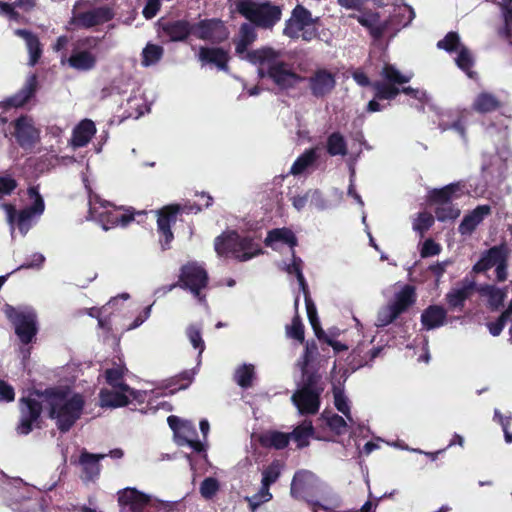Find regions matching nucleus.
Wrapping results in <instances>:
<instances>
[{
    "instance_id": "f257e3e1",
    "label": "nucleus",
    "mask_w": 512,
    "mask_h": 512,
    "mask_svg": "<svg viewBox=\"0 0 512 512\" xmlns=\"http://www.w3.org/2000/svg\"><path fill=\"white\" fill-rule=\"evenodd\" d=\"M44 399L49 406V418L56 420L57 429L67 433L81 418L85 401L81 394L75 393L68 398V391L60 387H49L33 392Z\"/></svg>"
},
{
    "instance_id": "ea45409f",
    "label": "nucleus",
    "mask_w": 512,
    "mask_h": 512,
    "mask_svg": "<svg viewBox=\"0 0 512 512\" xmlns=\"http://www.w3.org/2000/svg\"><path fill=\"white\" fill-rule=\"evenodd\" d=\"M372 89L378 100H393L401 93V88L385 81H374Z\"/></svg>"
},
{
    "instance_id": "0e129e2a",
    "label": "nucleus",
    "mask_w": 512,
    "mask_h": 512,
    "mask_svg": "<svg viewBox=\"0 0 512 512\" xmlns=\"http://www.w3.org/2000/svg\"><path fill=\"white\" fill-rule=\"evenodd\" d=\"M161 2L160 0H148L143 8V16L149 20L154 18L160 11Z\"/></svg>"
},
{
    "instance_id": "4c0bfd02",
    "label": "nucleus",
    "mask_w": 512,
    "mask_h": 512,
    "mask_svg": "<svg viewBox=\"0 0 512 512\" xmlns=\"http://www.w3.org/2000/svg\"><path fill=\"white\" fill-rule=\"evenodd\" d=\"M240 39L235 41V52L238 55L248 53V46H250L256 39V33L254 28L248 24L243 23L239 29Z\"/></svg>"
},
{
    "instance_id": "6ab92c4d",
    "label": "nucleus",
    "mask_w": 512,
    "mask_h": 512,
    "mask_svg": "<svg viewBox=\"0 0 512 512\" xmlns=\"http://www.w3.org/2000/svg\"><path fill=\"white\" fill-rule=\"evenodd\" d=\"M118 503L122 510L143 512L150 503V497L136 488H126L119 493Z\"/></svg>"
},
{
    "instance_id": "a18cd8bd",
    "label": "nucleus",
    "mask_w": 512,
    "mask_h": 512,
    "mask_svg": "<svg viewBox=\"0 0 512 512\" xmlns=\"http://www.w3.org/2000/svg\"><path fill=\"white\" fill-rule=\"evenodd\" d=\"M435 217L440 222L454 220L460 215V210L452 203L438 204L435 208Z\"/></svg>"
},
{
    "instance_id": "603ef678",
    "label": "nucleus",
    "mask_w": 512,
    "mask_h": 512,
    "mask_svg": "<svg viewBox=\"0 0 512 512\" xmlns=\"http://www.w3.org/2000/svg\"><path fill=\"white\" fill-rule=\"evenodd\" d=\"M460 46V37L457 32H448L445 37L438 41L437 48L449 53L455 52Z\"/></svg>"
},
{
    "instance_id": "1a4fd4ad",
    "label": "nucleus",
    "mask_w": 512,
    "mask_h": 512,
    "mask_svg": "<svg viewBox=\"0 0 512 512\" xmlns=\"http://www.w3.org/2000/svg\"><path fill=\"white\" fill-rule=\"evenodd\" d=\"M5 315L14 326L15 334L20 342L24 345L32 343L38 332L35 312L22 311L11 305H6Z\"/></svg>"
},
{
    "instance_id": "774afa93",
    "label": "nucleus",
    "mask_w": 512,
    "mask_h": 512,
    "mask_svg": "<svg viewBox=\"0 0 512 512\" xmlns=\"http://www.w3.org/2000/svg\"><path fill=\"white\" fill-rule=\"evenodd\" d=\"M501 7L504 23H512V0H493Z\"/></svg>"
},
{
    "instance_id": "de8ad7c7",
    "label": "nucleus",
    "mask_w": 512,
    "mask_h": 512,
    "mask_svg": "<svg viewBox=\"0 0 512 512\" xmlns=\"http://www.w3.org/2000/svg\"><path fill=\"white\" fill-rule=\"evenodd\" d=\"M457 66L464 71L469 77L472 76V67L474 66V59L469 49L465 46H461L456 57Z\"/></svg>"
},
{
    "instance_id": "f03ea898",
    "label": "nucleus",
    "mask_w": 512,
    "mask_h": 512,
    "mask_svg": "<svg viewBox=\"0 0 512 512\" xmlns=\"http://www.w3.org/2000/svg\"><path fill=\"white\" fill-rule=\"evenodd\" d=\"M280 52L272 47H261L251 50L245 55V59L254 65H260L258 76L269 78L278 88L287 90L293 88L296 83L304 78L294 72L290 65L279 60Z\"/></svg>"
},
{
    "instance_id": "423d86ee",
    "label": "nucleus",
    "mask_w": 512,
    "mask_h": 512,
    "mask_svg": "<svg viewBox=\"0 0 512 512\" xmlns=\"http://www.w3.org/2000/svg\"><path fill=\"white\" fill-rule=\"evenodd\" d=\"M29 199L33 200L32 205L27 206L19 211L15 206L10 203H4L2 206L7 213V218L10 223L18 226L22 233H26L31 228V220L34 216H40L45 210V203L42 195L39 192L38 186H30L27 189Z\"/></svg>"
},
{
    "instance_id": "0eeeda50",
    "label": "nucleus",
    "mask_w": 512,
    "mask_h": 512,
    "mask_svg": "<svg viewBox=\"0 0 512 512\" xmlns=\"http://www.w3.org/2000/svg\"><path fill=\"white\" fill-rule=\"evenodd\" d=\"M101 39L93 36L79 38L73 43V48L66 62L76 71L88 72L93 70L98 61L96 49Z\"/></svg>"
},
{
    "instance_id": "6e6552de",
    "label": "nucleus",
    "mask_w": 512,
    "mask_h": 512,
    "mask_svg": "<svg viewBox=\"0 0 512 512\" xmlns=\"http://www.w3.org/2000/svg\"><path fill=\"white\" fill-rule=\"evenodd\" d=\"M209 277L204 267L197 262H187L180 268L178 281L169 286L168 290L179 287L183 290L190 291L194 297L202 301L205 296L201 291L208 285Z\"/></svg>"
},
{
    "instance_id": "b1692460",
    "label": "nucleus",
    "mask_w": 512,
    "mask_h": 512,
    "mask_svg": "<svg viewBox=\"0 0 512 512\" xmlns=\"http://www.w3.org/2000/svg\"><path fill=\"white\" fill-rule=\"evenodd\" d=\"M492 213L490 205H478L471 212L466 214L458 226V231L461 235H470L474 232L477 226Z\"/></svg>"
},
{
    "instance_id": "79ce46f5",
    "label": "nucleus",
    "mask_w": 512,
    "mask_h": 512,
    "mask_svg": "<svg viewBox=\"0 0 512 512\" xmlns=\"http://www.w3.org/2000/svg\"><path fill=\"white\" fill-rule=\"evenodd\" d=\"M325 389L324 383L322 381V377L317 372H304L303 373V384L299 391L303 392H317L319 391V395H322Z\"/></svg>"
},
{
    "instance_id": "39448f33",
    "label": "nucleus",
    "mask_w": 512,
    "mask_h": 512,
    "mask_svg": "<svg viewBox=\"0 0 512 512\" xmlns=\"http://www.w3.org/2000/svg\"><path fill=\"white\" fill-rule=\"evenodd\" d=\"M236 11L256 27L272 29L282 17V7L270 1L238 0Z\"/></svg>"
},
{
    "instance_id": "f8f14e48",
    "label": "nucleus",
    "mask_w": 512,
    "mask_h": 512,
    "mask_svg": "<svg viewBox=\"0 0 512 512\" xmlns=\"http://www.w3.org/2000/svg\"><path fill=\"white\" fill-rule=\"evenodd\" d=\"M43 411L42 403L31 396L22 397L19 400L20 418L17 425V432L20 435H28L41 417Z\"/></svg>"
},
{
    "instance_id": "4d7b16f0",
    "label": "nucleus",
    "mask_w": 512,
    "mask_h": 512,
    "mask_svg": "<svg viewBox=\"0 0 512 512\" xmlns=\"http://www.w3.org/2000/svg\"><path fill=\"white\" fill-rule=\"evenodd\" d=\"M17 187L18 182L12 175L0 176V199L10 196Z\"/></svg>"
},
{
    "instance_id": "8fccbe9b",
    "label": "nucleus",
    "mask_w": 512,
    "mask_h": 512,
    "mask_svg": "<svg viewBox=\"0 0 512 512\" xmlns=\"http://www.w3.org/2000/svg\"><path fill=\"white\" fill-rule=\"evenodd\" d=\"M434 216L428 212H421L413 223V229L424 237L425 233L434 225Z\"/></svg>"
},
{
    "instance_id": "c9c22d12",
    "label": "nucleus",
    "mask_w": 512,
    "mask_h": 512,
    "mask_svg": "<svg viewBox=\"0 0 512 512\" xmlns=\"http://www.w3.org/2000/svg\"><path fill=\"white\" fill-rule=\"evenodd\" d=\"M100 404L102 407H124L129 404V398L126 394L118 391L102 389L99 393Z\"/></svg>"
},
{
    "instance_id": "7ed1b4c3",
    "label": "nucleus",
    "mask_w": 512,
    "mask_h": 512,
    "mask_svg": "<svg viewBox=\"0 0 512 512\" xmlns=\"http://www.w3.org/2000/svg\"><path fill=\"white\" fill-rule=\"evenodd\" d=\"M214 249L220 257H232L245 262L263 253L250 236H241L236 230L224 231L214 240Z\"/></svg>"
},
{
    "instance_id": "69168bd1",
    "label": "nucleus",
    "mask_w": 512,
    "mask_h": 512,
    "mask_svg": "<svg viewBox=\"0 0 512 512\" xmlns=\"http://www.w3.org/2000/svg\"><path fill=\"white\" fill-rule=\"evenodd\" d=\"M508 259H509V252L496 265L495 273H496V280L498 282H504V281L507 280V277H508Z\"/></svg>"
},
{
    "instance_id": "c85d7f7f",
    "label": "nucleus",
    "mask_w": 512,
    "mask_h": 512,
    "mask_svg": "<svg viewBox=\"0 0 512 512\" xmlns=\"http://www.w3.org/2000/svg\"><path fill=\"white\" fill-rule=\"evenodd\" d=\"M96 133V127L92 120L84 119L74 128L71 143L74 147L86 146Z\"/></svg>"
},
{
    "instance_id": "ddd939ff",
    "label": "nucleus",
    "mask_w": 512,
    "mask_h": 512,
    "mask_svg": "<svg viewBox=\"0 0 512 512\" xmlns=\"http://www.w3.org/2000/svg\"><path fill=\"white\" fill-rule=\"evenodd\" d=\"M14 137L17 144L26 151H31L40 141V130L34 126L33 120L25 115L14 122Z\"/></svg>"
},
{
    "instance_id": "dca6fc26",
    "label": "nucleus",
    "mask_w": 512,
    "mask_h": 512,
    "mask_svg": "<svg viewBox=\"0 0 512 512\" xmlns=\"http://www.w3.org/2000/svg\"><path fill=\"white\" fill-rule=\"evenodd\" d=\"M317 482L318 477L313 472L299 470L293 476L290 494L297 500L306 499V496L315 489Z\"/></svg>"
},
{
    "instance_id": "13d9d810",
    "label": "nucleus",
    "mask_w": 512,
    "mask_h": 512,
    "mask_svg": "<svg viewBox=\"0 0 512 512\" xmlns=\"http://www.w3.org/2000/svg\"><path fill=\"white\" fill-rule=\"evenodd\" d=\"M400 314H398L390 304L383 307L377 315V321L379 326H388L389 324L393 323Z\"/></svg>"
},
{
    "instance_id": "338daca9",
    "label": "nucleus",
    "mask_w": 512,
    "mask_h": 512,
    "mask_svg": "<svg viewBox=\"0 0 512 512\" xmlns=\"http://www.w3.org/2000/svg\"><path fill=\"white\" fill-rule=\"evenodd\" d=\"M327 425L332 431H335L337 434H341L342 430L347 427L346 421L344 418L338 414H333L327 420Z\"/></svg>"
},
{
    "instance_id": "052dcab7",
    "label": "nucleus",
    "mask_w": 512,
    "mask_h": 512,
    "mask_svg": "<svg viewBox=\"0 0 512 512\" xmlns=\"http://www.w3.org/2000/svg\"><path fill=\"white\" fill-rule=\"evenodd\" d=\"M179 445L184 443L191 437H197V431L194 425L190 421H186L185 424L179 429L178 433L175 434Z\"/></svg>"
},
{
    "instance_id": "f704fd0d",
    "label": "nucleus",
    "mask_w": 512,
    "mask_h": 512,
    "mask_svg": "<svg viewBox=\"0 0 512 512\" xmlns=\"http://www.w3.org/2000/svg\"><path fill=\"white\" fill-rule=\"evenodd\" d=\"M314 434V427L311 421H303L301 424L297 425L290 435V440L292 439L297 448L302 449L309 445V440Z\"/></svg>"
},
{
    "instance_id": "a878e982",
    "label": "nucleus",
    "mask_w": 512,
    "mask_h": 512,
    "mask_svg": "<svg viewBox=\"0 0 512 512\" xmlns=\"http://www.w3.org/2000/svg\"><path fill=\"white\" fill-rule=\"evenodd\" d=\"M462 185L459 182L450 183L442 188H434L428 194V201L431 204L452 203L453 198L461 195Z\"/></svg>"
},
{
    "instance_id": "2f4dec72",
    "label": "nucleus",
    "mask_w": 512,
    "mask_h": 512,
    "mask_svg": "<svg viewBox=\"0 0 512 512\" xmlns=\"http://www.w3.org/2000/svg\"><path fill=\"white\" fill-rule=\"evenodd\" d=\"M275 242H283L287 244L291 251L298 245V240L292 230L289 228H275L267 233L264 244L267 247H272Z\"/></svg>"
},
{
    "instance_id": "20e7f679",
    "label": "nucleus",
    "mask_w": 512,
    "mask_h": 512,
    "mask_svg": "<svg viewBox=\"0 0 512 512\" xmlns=\"http://www.w3.org/2000/svg\"><path fill=\"white\" fill-rule=\"evenodd\" d=\"M89 213L102 225L104 230H109L116 226L126 227L134 219L136 214H144V212H135L132 207L124 209L116 207L106 200H101L99 196L90 197Z\"/></svg>"
},
{
    "instance_id": "e433bc0d",
    "label": "nucleus",
    "mask_w": 512,
    "mask_h": 512,
    "mask_svg": "<svg viewBox=\"0 0 512 512\" xmlns=\"http://www.w3.org/2000/svg\"><path fill=\"white\" fill-rule=\"evenodd\" d=\"M326 151L330 156H346L348 153L347 142L344 136L336 131L332 132L326 140Z\"/></svg>"
},
{
    "instance_id": "7c9ffc66",
    "label": "nucleus",
    "mask_w": 512,
    "mask_h": 512,
    "mask_svg": "<svg viewBox=\"0 0 512 512\" xmlns=\"http://www.w3.org/2000/svg\"><path fill=\"white\" fill-rule=\"evenodd\" d=\"M501 107V101L490 92L479 93L472 104V109L480 114L491 113L500 109Z\"/></svg>"
},
{
    "instance_id": "393cba45",
    "label": "nucleus",
    "mask_w": 512,
    "mask_h": 512,
    "mask_svg": "<svg viewBox=\"0 0 512 512\" xmlns=\"http://www.w3.org/2000/svg\"><path fill=\"white\" fill-rule=\"evenodd\" d=\"M447 311L440 305H429L421 314V324L426 330H433L446 323Z\"/></svg>"
},
{
    "instance_id": "6e6d98bb",
    "label": "nucleus",
    "mask_w": 512,
    "mask_h": 512,
    "mask_svg": "<svg viewBox=\"0 0 512 512\" xmlns=\"http://www.w3.org/2000/svg\"><path fill=\"white\" fill-rule=\"evenodd\" d=\"M272 499V494L270 490L267 489L265 493L263 490V486L261 485L260 490L252 495L251 497H247L246 501L248 502L249 508L252 512H255L256 509L263 503L268 502Z\"/></svg>"
},
{
    "instance_id": "aec40b11",
    "label": "nucleus",
    "mask_w": 512,
    "mask_h": 512,
    "mask_svg": "<svg viewBox=\"0 0 512 512\" xmlns=\"http://www.w3.org/2000/svg\"><path fill=\"white\" fill-rule=\"evenodd\" d=\"M508 252L509 249L505 243L485 250L480 259L473 265L472 272L478 274L488 271L496 266Z\"/></svg>"
},
{
    "instance_id": "72a5a7b5",
    "label": "nucleus",
    "mask_w": 512,
    "mask_h": 512,
    "mask_svg": "<svg viewBox=\"0 0 512 512\" xmlns=\"http://www.w3.org/2000/svg\"><path fill=\"white\" fill-rule=\"evenodd\" d=\"M260 444L265 448H274L276 450L285 449L290 442L289 433L280 431H269L261 435Z\"/></svg>"
},
{
    "instance_id": "09e8293b",
    "label": "nucleus",
    "mask_w": 512,
    "mask_h": 512,
    "mask_svg": "<svg viewBox=\"0 0 512 512\" xmlns=\"http://www.w3.org/2000/svg\"><path fill=\"white\" fill-rule=\"evenodd\" d=\"M291 19L304 29L314 23L311 12L302 5L293 9Z\"/></svg>"
},
{
    "instance_id": "864d4df0",
    "label": "nucleus",
    "mask_w": 512,
    "mask_h": 512,
    "mask_svg": "<svg viewBox=\"0 0 512 512\" xmlns=\"http://www.w3.org/2000/svg\"><path fill=\"white\" fill-rule=\"evenodd\" d=\"M287 335L302 343L305 339L304 335V325L298 313L292 318V322L290 326H287Z\"/></svg>"
},
{
    "instance_id": "a19ab883",
    "label": "nucleus",
    "mask_w": 512,
    "mask_h": 512,
    "mask_svg": "<svg viewBox=\"0 0 512 512\" xmlns=\"http://www.w3.org/2000/svg\"><path fill=\"white\" fill-rule=\"evenodd\" d=\"M380 75L383 81L395 86L403 85L410 81V77L402 74L394 65L389 63L383 66Z\"/></svg>"
},
{
    "instance_id": "58836bf2",
    "label": "nucleus",
    "mask_w": 512,
    "mask_h": 512,
    "mask_svg": "<svg viewBox=\"0 0 512 512\" xmlns=\"http://www.w3.org/2000/svg\"><path fill=\"white\" fill-rule=\"evenodd\" d=\"M317 149L316 148H309L306 149L297 159L294 161V163L291 166L290 173L292 175H300L302 174L307 168L312 166L317 158Z\"/></svg>"
},
{
    "instance_id": "49530a36",
    "label": "nucleus",
    "mask_w": 512,
    "mask_h": 512,
    "mask_svg": "<svg viewBox=\"0 0 512 512\" xmlns=\"http://www.w3.org/2000/svg\"><path fill=\"white\" fill-rule=\"evenodd\" d=\"M280 477V466L278 462L274 461L267 466L262 472L261 485L266 493L267 489L270 490V486L275 483Z\"/></svg>"
},
{
    "instance_id": "9b49d317",
    "label": "nucleus",
    "mask_w": 512,
    "mask_h": 512,
    "mask_svg": "<svg viewBox=\"0 0 512 512\" xmlns=\"http://www.w3.org/2000/svg\"><path fill=\"white\" fill-rule=\"evenodd\" d=\"M193 35L203 41L219 45L229 38V30L219 18H206L192 23Z\"/></svg>"
},
{
    "instance_id": "5fc2aeb1",
    "label": "nucleus",
    "mask_w": 512,
    "mask_h": 512,
    "mask_svg": "<svg viewBox=\"0 0 512 512\" xmlns=\"http://www.w3.org/2000/svg\"><path fill=\"white\" fill-rule=\"evenodd\" d=\"M334 394V405L336 409L344 414L349 420H351L350 407L348 405V400L345 397L343 391L337 387L333 388Z\"/></svg>"
},
{
    "instance_id": "680f3d73",
    "label": "nucleus",
    "mask_w": 512,
    "mask_h": 512,
    "mask_svg": "<svg viewBox=\"0 0 512 512\" xmlns=\"http://www.w3.org/2000/svg\"><path fill=\"white\" fill-rule=\"evenodd\" d=\"M441 252L440 244L436 243L432 238L426 239L420 249V255L422 258H428L436 256Z\"/></svg>"
},
{
    "instance_id": "4468645a",
    "label": "nucleus",
    "mask_w": 512,
    "mask_h": 512,
    "mask_svg": "<svg viewBox=\"0 0 512 512\" xmlns=\"http://www.w3.org/2000/svg\"><path fill=\"white\" fill-rule=\"evenodd\" d=\"M157 25L159 36L166 37L168 42H185L193 35L192 23L186 19H160Z\"/></svg>"
},
{
    "instance_id": "bf43d9fd",
    "label": "nucleus",
    "mask_w": 512,
    "mask_h": 512,
    "mask_svg": "<svg viewBox=\"0 0 512 512\" xmlns=\"http://www.w3.org/2000/svg\"><path fill=\"white\" fill-rule=\"evenodd\" d=\"M187 336L195 349H199L201 354L205 349V344L201 336V329L196 325H191L187 329Z\"/></svg>"
},
{
    "instance_id": "3c124183",
    "label": "nucleus",
    "mask_w": 512,
    "mask_h": 512,
    "mask_svg": "<svg viewBox=\"0 0 512 512\" xmlns=\"http://www.w3.org/2000/svg\"><path fill=\"white\" fill-rule=\"evenodd\" d=\"M220 489L219 482L214 477L205 478L200 484V494L204 499H212Z\"/></svg>"
},
{
    "instance_id": "cd10ccee",
    "label": "nucleus",
    "mask_w": 512,
    "mask_h": 512,
    "mask_svg": "<svg viewBox=\"0 0 512 512\" xmlns=\"http://www.w3.org/2000/svg\"><path fill=\"white\" fill-rule=\"evenodd\" d=\"M14 33L26 42L29 52V64L31 66L36 65L42 56V46L38 36L27 29H16Z\"/></svg>"
},
{
    "instance_id": "2eb2a0df",
    "label": "nucleus",
    "mask_w": 512,
    "mask_h": 512,
    "mask_svg": "<svg viewBox=\"0 0 512 512\" xmlns=\"http://www.w3.org/2000/svg\"><path fill=\"white\" fill-rule=\"evenodd\" d=\"M114 18V12L106 6L96 7L85 12L74 13L70 24L78 28L90 29Z\"/></svg>"
},
{
    "instance_id": "5701e85b",
    "label": "nucleus",
    "mask_w": 512,
    "mask_h": 512,
    "mask_svg": "<svg viewBox=\"0 0 512 512\" xmlns=\"http://www.w3.org/2000/svg\"><path fill=\"white\" fill-rule=\"evenodd\" d=\"M38 90V77L35 73L30 74L23 87L14 95L6 100V105L9 107H23L27 104L36 94Z\"/></svg>"
},
{
    "instance_id": "c756f323",
    "label": "nucleus",
    "mask_w": 512,
    "mask_h": 512,
    "mask_svg": "<svg viewBox=\"0 0 512 512\" xmlns=\"http://www.w3.org/2000/svg\"><path fill=\"white\" fill-rule=\"evenodd\" d=\"M473 291H476L475 281L465 280L462 287L453 289L446 294L447 303L451 308L462 309L465 301L470 298Z\"/></svg>"
},
{
    "instance_id": "9d476101",
    "label": "nucleus",
    "mask_w": 512,
    "mask_h": 512,
    "mask_svg": "<svg viewBox=\"0 0 512 512\" xmlns=\"http://www.w3.org/2000/svg\"><path fill=\"white\" fill-rule=\"evenodd\" d=\"M181 211L182 207L179 204H169L156 211L157 232L159 235V243L163 251L171 248V243L174 240L171 227L176 223L177 217Z\"/></svg>"
},
{
    "instance_id": "a211bd4d",
    "label": "nucleus",
    "mask_w": 512,
    "mask_h": 512,
    "mask_svg": "<svg viewBox=\"0 0 512 512\" xmlns=\"http://www.w3.org/2000/svg\"><path fill=\"white\" fill-rule=\"evenodd\" d=\"M198 60L202 63V65H214L218 70L224 72L229 70V52L222 47H200L198 52Z\"/></svg>"
},
{
    "instance_id": "473e14b6",
    "label": "nucleus",
    "mask_w": 512,
    "mask_h": 512,
    "mask_svg": "<svg viewBox=\"0 0 512 512\" xmlns=\"http://www.w3.org/2000/svg\"><path fill=\"white\" fill-rule=\"evenodd\" d=\"M104 454H92L87 451L81 453L79 462L83 467V472L88 480H92L100 473L99 460L103 459Z\"/></svg>"
},
{
    "instance_id": "e2e57ef3",
    "label": "nucleus",
    "mask_w": 512,
    "mask_h": 512,
    "mask_svg": "<svg viewBox=\"0 0 512 512\" xmlns=\"http://www.w3.org/2000/svg\"><path fill=\"white\" fill-rule=\"evenodd\" d=\"M194 375V370H185L173 378V385L178 386V389H186L192 383Z\"/></svg>"
},
{
    "instance_id": "bb28decb",
    "label": "nucleus",
    "mask_w": 512,
    "mask_h": 512,
    "mask_svg": "<svg viewBox=\"0 0 512 512\" xmlns=\"http://www.w3.org/2000/svg\"><path fill=\"white\" fill-rule=\"evenodd\" d=\"M416 289L413 285L406 284L394 296V300L390 303L391 307L398 313H405L411 306L416 303Z\"/></svg>"
},
{
    "instance_id": "c03bdc74",
    "label": "nucleus",
    "mask_w": 512,
    "mask_h": 512,
    "mask_svg": "<svg viewBox=\"0 0 512 512\" xmlns=\"http://www.w3.org/2000/svg\"><path fill=\"white\" fill-rule=\"evenodd\" d=\"M163 54L162 46L148 43L142 51V64L144 66L154 65L161 60Z\"/></svg>"
},
{
    "instance_id": "37998d69",
    "label": "nucleus",
    "mask_w": 512,
    "mask_h": 512,
    "mask_svg": "<svg viewBox=\"0 0 512 512\" xmlns=\"http://www.w3.org/2000/svg\"><path fill=\"white\" fill-rule=\"evenodd\" d=\"M254 375V366L243 364L236 369L234 380L241 388L247 389L252 386Z\"/></svg>"
},
{
    "instance_id": "4be33fe9",
    "label": "nucleus",
    "mask_w": 512,
    "mask_h": 512,
    "mask_svg": "<svg viewBox=\"0 0 512 512\" xmlns=\"http://www.w3.org/2000/svg\"><path fill=\"white\" fill-rule=\"evenodd\" d=\"M476 292L480 297L487 299V308L491 312L499 311L504 306L507 297L506 288H499L492 284H476Z\"/></svg>"
},
{
    "instance_id": "412c9836",
    "label": "nucleus",
    "mask_w": 512,
    "mask_h": 512,
    "mask_svg": "<svg viewBox=\"0 0 512 512\" xmlns=\"http://www.w3.org/2000/svg\"><path fill=\"white\" fill-rule=\"evenodd\" d=\"M293 404L301 415H314L318 413L321 404V395L317 392L295 391L291 397Z\"/></svg>"
},
{
    "instance_id": "f3484780",
    "label": "nucleus",
    "mask_w": 512,
    "mask_h": 512,
    "mask_svg": "<svg viewBox=\"0 0 512 512\" xmlns=\"http://www.w3.org/2000/svg\"><path fill=\"white\" fill-rule=\"evenodd\" d=\"M311 94L317 98L328 95L336 86L335 75L327 69H317L308 79Z\"/></svg>"
}]
</instances>
